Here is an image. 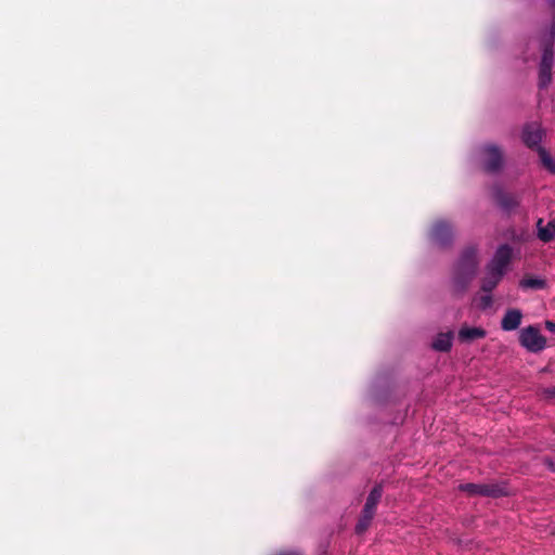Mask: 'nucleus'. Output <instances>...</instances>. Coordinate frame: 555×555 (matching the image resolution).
<instances>
[{
  "instance_id": "obj_1",
  "label": "nucleus",
  "mask_w": 555,
  "mask_h": 555,
  "mask_svg": "<svg viewBox=\"0 0 555 555\" xmlns=\"http://www.w3.org/2000/svg\"><path fill=\"white\" fill-rule=\"evenodd\" d=\"M478 268L477 249L474 246H467L461 253V256L453 268L452 293L455 296H462L467 291L474 280Z\"/></svg>"
},
{
  "instance_id": "obj_2",
  "label": "nucleus",
  "mask_w": 555,
  "mask_h": 555,
  "mask_svg": "<svg viewBox=\"0 0 555 555\" xmlns=\"http://www.w3.org/2000/svg\"><path fill=\"white\" fill-rule=\"evenodd\" d=\"M478 162L483 172L498 175L505 167L504 151L495 143H485L478 150Z\"/></svg>"
},
{
  "instance_id": "obj_3",
  "label": "nucleus",
  "mask_w": 555,
  "mask_h": 555,
  "mask_svg": "<svg viewBox=\"0 0 555 555\" xmlns=\"http://www.w3.org/2000/svg\"><path fill=\"white\" fill-rule=\"evenodd\" d=\"M459 490L466 492L470 496H488V498H500L507 495V491L504 486L499 483H461Z\"/></svg>"
},
{
  "instance_id": "obj_4",
  "label": "nucleus",
  "mask_w": 555,
  "mask_h": 555,
  "mask_svg": "<svg viewBox=\"0 0 555 555\" xmlns=\"http://www.w3.org/2000/svg\"><path fill=\"white\" fill-rule=\"evenodd\" d=\"M519 344L528 351L538 353L545 349L546 338L535 325H529L519 332Z\"/></svg>"
},
{
  "instance_id": "obj_5",
  "label": "nucleus",
  "mask_w": 555,
  "mask_h": 555,
  "mask_svg": "<svg viewBox=\"0 0 555 555\" xmlns=\"http://www.w3.org/2000/svg\"><path fill=\"white\" fill-rule=\"evenodd\" d=\"M430 240L440 247L451 245L453 241V227L446 220H437L429 231Z\"/></svg>"
},
{
  "instance_id": "obj_6",
  "label": "nucleus",
  "mask_w": 555,
  "mask_h": 555,
  "mask_svg": "<svg viewBox=\"0 0 555 555\" xmlns=\"http://www.w3.org/2000/svg\"><path fill=\"white\" fill-rule=\"evenodd\" d=\"M491 195L496 205L504 211L511 212L519 206L518 195L506 192L500 184H493Z\"/></svg>"
},
{
  "instance_id": "obj_7",
  "label": "nucleus",
  "mask_w": 555,
  "mask_h": 555,
  "mask_svg": "<svg viewBox=\"0 0 555 555\" xmlns=\"http://www.w3.org/2000/svg\"><path fill=\"white\" fill-rule=\"evenodd\" d=\"M513 256V249L508 244L501 245L487 269L499 272L504 275L506 267L509 264Z\"/></svg>"
},
{
  "instance_id": "obj_8",
  "label": "nucleus",
  "mask_w": 555,
  "mask_h": 555,
  "mask_svg": "<svg viewBox=\"0 0 555 555\" xmlns=\"http://www.w3.org/2000/svg\"><path fill=\"white\" fill-rule=\"evenodd\" d=\"M522 320V312L519 309H507L501 320V328L506 332L515 331Z\"/></svg>"
},
{
  "instance_id": "obj_9",
  "label": "nucleus",
  "mask_w": 555,
  "mask_h": 555,
  "mask_svg": "<svg viewBox=\"0 0 555 555\" xmlns=\"http://www.w3.org/2000/svg\"><path fill=\"white\" fill-rule=\"evenodd\" d=\"M542 140V131L537 125H527L522 130V141L524 143L530 147H539V144Z\"/></svg>"
},
{
  "instance_id": "obj_10",
  "label": "nucleus",
  "mask_w": 555,
  "mask_h": 555,
  "mask_svg": "<svg viewBox=\"0 0 555 555\" xmlns=\"http://www.w3.org/2000/svg\"><path fill=\"white\" fill-rule=\"evenodd\" d=\"M487 332L482 327H469L463 325L457 333V338L461 343H472L474 340L485 338Z\"/></svg>"
},
{
  "instance_id": "obj_11",
  "label": "nucleus",
  "mask_w": 555,
  "mask_h": 555,
  "mask_svg": "<svg viewBox=\"0 0 555 555\" xmlns=\"http://www.w3.org/2000/svg\"><path fill=\"white\" fill-rule=\"evenodd\" d=\"M382 495H383V486L379 483V485H376L369 493L365 504L363 506V511L375 515L376 508H377L378 503L380 502Z\"/></svg>"
},
{
  "instance_id": "obj_12",
  "label": "nucleus",
  "mask_w": 555,
  "mask_h": 555,
  "mask_svg": "<svg viewBox=\"0 0 555 555\" xmlns=\"http://www.w3.org/2000/svg\"><path fill=\"white\" fill-rule=\"evenodd\" d=\"M538 237L544 243H548L555 237V219L550 220L545 225L543 220L539 219L537 222Z\"/></svg>"
},
{
  "instance_id": "obj_13",
  "label": "nucleus",
  "mask_w": 555,
  "mask_h": 555,
  "mask_svg": "<svg viewBox=\"0 0 555 555\" xmlns=\"http://www.w3.org/2000/svg\"><path fill=\"white\" fill-rule=\"evenodd\" d=\"M503 274L488 269L487 275L481 281V291L491 293L502 280Z\"/></svg>"
},
{
  "instance_id": "obj_14",
  "label": "nucleus",
  "mask_w": 555,
  "mask_h": 555,
  "mask_svg": "<svg viewBox=\"0 0 555 555\" xmlns=\"http://www.w3.org/2000/svg\"><path fill=\"white\" fill-rule=\"evenodd\" d=\"M452 338H453V333L452 332L440 333L434 339L431 346L437 351L447 352L452 347Z\"/></svg>"
},
{
  "instance_id": "obj_15",
  "label": "nucleus",
  "mask_w": 555,
  "mask_h": 555,
  "mask_svg": "<svg viewBox=\"0 0 555 555\" xmlns=\"http://www.w3.org/2000/svg\"><path fill=\"white\" fill-rule=\"evenodd\" d=\"M519 286L522 289H543L546 286V281L532 275H525L520 280Z\"/></svg>"
},
{
  "instance_id": "obj_16",
  "label": "nucleus",
  "mask_w": 555,
  "mask_h": 555,
  "mask_svg": "<svg viewBox=\"0 0 555 555\" xmlns=\"http://www.w3.org/2000/svg\"><path fill=\"white\" fill-rule=\"evenodd\" d=\"M374 514L367 513L362 509L359 520L356 525L354 531L357 534H363L369 527L371 526L372 519L374 518Z\"/></svg>"
},
{
  "instance_id": "obj_17",
  "label": "nucleus",
  "mask_w": 555,
  "mask_h": 555,
  "mask_svg": "<svg viewBox=\"0 0 555 555\" xmlns=\"http://www.w3.org/2000/svg\"><path fill=\"white\" fill-rule=\"evenodd\" d=\"M552 81V68L539 67V88H546Z\"/></svg>"
},
{
  "instance_id": "obj_18",
  "label": "nucleus",
  "mask_w": 555,
  "mask_h": 555,
  "mask_svg": "<svg viewBox=\"0 0 555 555\" xmlns=\"http://www.w3.org/2000/svg\"><path fill=\"white\" fill-rule=\"evenodd\" d=\"M538 395L547 402L555 403V386L552 387H539Z\"/></svg>"
},
{
  "instance_id": "obj_19",
  "label": "nucleus",
  "mask_w": 555,
  "mask_h": 555,
  "mask_svg": "<svg viewBox=\"0 0 555 555\" xmlns=\"http://www.w3.org/2000/svg\"><path fill=\"white\" fill-rule=\"evenodd\" d=\"M539 156L543 165L552 172H555V162L552 156L542 147H539Z\"/></svg>"
},
{
  "instance_id": "obj_20",
  "label": "nucleus",
  "mask_w": 555,
  "mask_h": 555,
  "mask_svg": "<svg viewBox=\"0 0 555 555\" xmlns=\"http://www.w3.org/2000/svg\"><path fill=\"white\" fill-rule=\"evenodd\" d=\"M553 66V50L552 48H545L542 53L540 67L552 68Z\"/></svg>"
},
{
  "instance_id": "obj_21",
  "label": "nucleus",
  "mask_w": 555,
  "mask_h": 555,
  "mask_svg": "<svg viewBox=\"0 0 555 555\" xmlns=\"http://www.w3.org/2000/svg\"><path fill=\"white\" fill-rule=\"evenodd\" d=\"M480 305L482 309L489 308L492 305V297L490 295H485L480 299Z\"/></svg>"
},
{
  "instance_id": "obj_22",
  "label": "nucleus",
  "mask_w": 555,
  "mask_h": 555,
  "mask_svg": "<svg viewBox=\"0 0 555 555\" xmlns=\"http://www.w3.org/2000/svg\"><path fill=\"white\" fill-rule=\"evenodd\" d=\"M545 328L552 333H555V323L552 321H546Z\"/></svg>"
},
{
  "instance_id": "obj_23",
  "label": "nucleus",
  "mask_w": 555,
  "mask_h": 555,
  "mask_svg": "<svg viewBox=\"0 0 555 555\" xmlns=\"http://www.w3.org/2000/svg\"><path fill=\"white\" fill-rule=\"evenodd\" d=\"M276 555H300V553H298L296 551H286V552H281Z\"/></svg>"
},
{
  "instance_id": "obj_24",
  "label": "nucleus",
  "mask_w": 555,
  "mask_h": 555,
  "mask_svg": "<svg viewBox=\"0 0 555 555\" xmlns=\"http://www.w3.org/2000/svg\"><path fill=\"white\" fill-rule=\"evenodd\" d=\"M547 464H548L550 468H551L552 470H554L553 463H552V462H547Z\"/></svg>"
},
{
  "instance_id": "obj_25",
  "label": "nucleus",
  "mask_w": 555,
  "mask_h": 555,
  "mask_svg": "<svg viewBox=\"0 0 555 555\" xmlns=\"http://www.w3.org/2000/svg\"><path fill=\"white\" fill-rule=\"evenodd\" d=\"M552 4L555 7V0H552Z\"/></svg>"
}]
</instances>
